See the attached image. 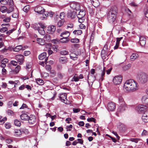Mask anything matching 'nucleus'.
<instances>
[{"mask_svg": "<svg viewBox=\"0 0 148 148\" xmlns=\"http://www.w3.org/2000/svg\"><path fill=\"white\" fill-rule=\"evenodd\" d=\"M118 127L120 131L121 132H125L126 130V126L122 123Z\"/></svg>", "mask_w": 148, "mask_h": 148, "instance_id": "412c9836", "label": "nucleus"}, {"mask_svg": "<svg viewBox=\"0 0 148 148\" xmlns=\"http://www.w3.org/2000/svg\"><path fill=\"white\" fill-rule=\"evenodd\" d=\"M67 94L66 93H61L59 94V97L60 100L62 102L66 104L67 103Z\"/></svg>", "mask_w": 148, "mask_h": 148, "instance_id": "0eeeda50", "label": "nucleus"}, {"mask_svg": "<svg viewBox=\"0 0 148 148\" xmlns=\"http://www.w3.org/2000/svg\"><path fill=\"white\" fill-rule=\"evenodd\" d=\"M29 123L30 125H33L35 123L36 121V118L34 115H31L29 116V118L27 120Z\"/></svg>", "mask_w": 148, "mask_h": 148, "instance_id": "f8f14e48", "label": "nucleus"}, {"mask_svg": "<svg viewBox=\"0 0 148 148\" xmlns=\"http://www.w3.org/2000/svg\"><path fill=\"white\" fill-rule=\"evenodd\" d=\"M8 28L6 27H3V28L0 29V32H4L8 30Z\"/></svg>", "mask_w": 148, "mask_h": 148, "instance_id": "13d9d810", "label": "nucleus"}, {"mask_svg": "<svg viewBox=\"0 0 148 148\" xmlns=\"http://www.w3.org/2000/svg\"><path fill=\"white\" fill-rule=\"evenodd\" d=\"M10 20V17H8L3 20V21L5 22H9Z\"/></svg>", "mask_w": 148, "mask_h": 148, "instance_id": "774afa93", "label": "nucleus"}, {"mask_svg": "<svg viewBox=\"0 0 148 148\" xmlns=\"http://www.w3.org/2000/svg\"><path fill=\"white\" fill-rule=\"evenodd\" d=\"M38 43L40 45H43L45 44V40L42 38H38L36 40Z\"/></svg>", "mask_w": 148, "mask_h": 148, "instance_id": "c756f323", "label": "nucleus"}, {"mask_svg": "<svg viewBox=\"0 0 148 148\" xmlns=\"http://www.w3.org/2000/svg\"><path fill=\"white\" fill-rule=\"evenodd\" d=\"M137 78L140 83L143 84L148 81V76L144 73L141 72L138 74Z\"/></svg>", "mask_w": 148, "mask_h": 148, "instance_id": "7ed1b4c3", "label": "nucleus"}, {"mask_svg": "<svg viewBox=\"0 0 148 148\" xmlns=\"http://www.w3.org/2000/svg\"><path fill=\"white\" fill-rule=\"evenodd\" d=\"M118 99L119 100V102L120 103H121V104H125V103L124 101V99L121 96H119L118 97Z\"/></svg>", "mask_w": 148, "mask_h": 148, "instance_id": "37998d69", "label": "nucleus"}, {"mask_svg": "<svg viewBox=\"0 0 148 148\" xmlns=\"http://www.w3.org/2000/svg\"><path fill=\"white\" fill-rule=\"evenodd\" d=\"M36 81L37 84L39 85H42L44 84V81L41 79L37 78L36 79Z\"/></svg>", "mask_w": 148, "mask_h": 148, "instance_id": "c9c22d12", "label": "nucleus"}, {"mask_svg": "<svg viewBox=\"0 0 148 148\" xmlns=\"http://www.w3.org/2000/svg\"><path fill=\"white\" fill-rule=\"evenodd\" d=\"M142 135L143 136H147L148 135V132L147 131L144 130L142 133Z\"/></svg>", "mask_w": 148, "mask_h": 148, "instance_id": "864d4df0", "label": "nucleus"}, {"mask_svg": "<svg viewBox=\"0 0 148 148\" xmlns=\"http://www.w3.org/2000/svg\"><path fill=\"white\" fill-rule=\"evenodd\" d=\"M118 10L116 6L112 7L108 14V19L109 23H112L115 20L117 16Z\"/></svg>", "mask_w": 148, "mask_h": 148, "instance_id": "f03ea898", "label": "nucleus"}, {"mask_svg": "<svg viewBox=\"0 0 148 148\" xmlns=\"http://www.w3.org/2000/svg\"><path fill=\"white\" fill-rule=\"evenodd\" d=\"M7 120V118L6 117H4L2 120H0V124H2L3 123Z\"/></svg>", "mask_w": 148, "mask_h": 148, "instance_id": "680f3d73", "label": "nucleus"}, {"mask_svg": "<svg viewBox=\"0 0 148 148\" xmlns=\"http://www.w3.org/2000/svg\"><path fill=\"white\" fill-rule=\"evenodd\" d=\"M30 52L29 51H25L23 54L25 56H28L30 54Z\"/></svg>", "mask_w": 148, "mask_h": 148, "instance_id": "0e129e2a", "label": "nucleus"}, {"mask_svg": "<svg viewBox=\"0 0 148 148\" xmlns=\"http://www.w3.org/2000/svg\"><path fill=\"white\" fill-rule=\"evenodd\" d=\"M140 43L142 46H144L146 44V39L143 36H141L139 38Z\"/></svg>", "mask_w": 148, "mask_h": 148, "instance_id": "dca6fc26", "label": "nucleus"}, {"mask_svg": "<svg viewBox=\"0 0 148 148\" xmlns=\"http://www.w3.org/2000/svg\"><path fill=\"white\" fill-rule=\"evenodd\" d=\"M129 141L137 143L139 141L141 140V139L139 138H130L129 139Z\"/></svg>", "mask_w": 148, "mask_h": 148, "instance_id": "f704fd0d", "label": "nucleus"}, {"mask_svg": "<svg viewBox=\"0 0 148 148\" xmlns=\"http://www.w3.org/2000/svg\"><path fill=\"white\" fill-rule=\"evenodd\" d=\"M20 69L21 66L19 65H17V66L15 68L14 70V71L16 73V74L18 73L20 71Z\"/></svg>", "mask_w": 148, "mask_h": 148, "instance_id": "49530a36", "label": "nucleus"}, {"mask_svg": "<svg viewBox=\"0 0 148 148\" xmlns=\"http://www.w3.org/2000/svg\"><path fill=\"white\" fill-rule=\"evenodd\" d=\"M108 51H105L104 50H103L101 52V56L103 59H105L106 56H108Z\"/></svg>", "mask_w": 148, "mask_h": 148, "instance_id": "c85d7f7f", "label": "nucleus"}, {"mask_svg": "<svg viewBox=\"0 0 148 148\" xmlns=\"http://www.w3.org/2000/svg\"><path fill=\"white\" fill-rule=\"evenodd\" d=\"M29 9H30L29 6V5H27L25 6L24 7V8H23V10L25 12H27L28 11Z\"/></svg>", "mask_w": 148, "mask_h": 148, "instance_id": "c03bdc74", "label": "nucleus"}, {"mask_svg": "<svg viewBox=\"0 0 148 148\" xmlns=\"http://www.w3.org/2000/svg\"><path fill=\"white\" fill-rule=\"evenodd\" d=\"M60 54L62 55H66L69 54V52L67 51L64 50L60 51Z\"/></svg>", "mask_w": 148, "mask_h": 148, "instance_id": "79ce46f5", "label": "nucleus"}, {"mask_svg": "<svg viewBox=\"0 0 148 148\" xmlns=\"http://www.w3.org/2000/svg\"><path fill=\"white\" fill-rule=\"evenodd\" d=\"M39 34L42 35H44L45 34V31L42 28H37V29Z\"/></svg>", "mask_w": 148, "mask_h": 148, "instance_id": "473e14b6", "label": "nucleus"}, {"mask_svg": "<svg viewBox=\"0 0 148 148\" xmlns=\"http://www.w3.org/2000/svg\"><path fill=\"white\" fill-rule=\"evenodd\" d=\"M7 5L10 6V7H13L14 2L13 0H7Z\"/></svg>", "mask_w": 148, "mask_h": 148, "instance_id": "58836bf2", "label": "nucleus"}, {"mask_svg": "<svg viewBox=\"0 0 148 148\" xmlns=\"http://www.w3.org/2000/svg\"><path fill=\"white\" fill-rule=\"evenodd\" d=\"M15 59L20 65L23 64L24 62V57L23 55L21 54L16 55L15 56Z\"/></svg>", "mask_w": 148, "mask_h": 148, "instance_id": "423d86ee", "label": "nucleus"}, {"mask_svg": "<svg viewBox=\"0 0 148 148\" xmlns=\"http://www.w3.org/2000/svg\"><path fill=\"white\" fill-rule=\"evenodd\" d=\"M0 2L1 3V4L4 5H7V0H0Z\"/></svg>", "mask_w": 148, "mask_h": 148, "instance_id": "bf43d9fd", "label": "nucleus"}, {"mask_svg": "<svg viewBox=\"0 0 148 148\" xmlns=\"http://www.w3.org/2000/svg\"><path fill=\"white\" fill-rule=\"evenodd\" d=\"M46 56L47 53L46 52H43L39 56L38 58L40 60H42L45 59V61L46 62L47 60V58Z\"/></svg>", "mask_w": 148, "mask_h": 148, "instance_id": "a211bd4d", "label": "nucleus"}, {"mask_svg": "<svg viewBox=\"0 0 148 148\" xmlns=\"http://www.w3.org/2000/svg\"><path fill=\"white\" fill-rule=\"evenodd\" d=\"M85 15V12L84 11L81 10L77 15V18H80L84 17Z\"/></svg>", "mask_w": 148, "mask_h": 148, "instance_id": "b1692460", "label": "nucleus"}, {"mask_svg": "<svg viewBox=\"0 0 148 148\" xmlns=\"http://www.w3.org/2000/svg\"><path fill=\"white\" fill-rule=\"evenodd\" d=\"M56 27L55 26L51 25L48 27L47 31L49 34H52L55 31Z\"/></svg>", "mask_w": 148, "mask_h": 148, "instance_id": "2eb2a0df", "label": "nucleus"}, {"mask_svg": "<svg viewBox=\"0 0 148 148\" xmlns=\"http://www.w3.org/2000/svg\"><path fill=\"white\" fill-rule=\"evenodd\" d=\"M106 71V69L105 67H103V70H101V73L100 76V79L101 81H103L104 79Z\"/></svg>", "mask_w": 148, "mask_h": 148, "instance_id": "4be33fe9", "label": "nucleus"}, {"mask_svg": "<svg viewBox=\"0 0 148 148\" xmlns=\"http://www.w3.org/2000/svg\"><path fill=\"white\" fill-rule=\"evenodd\" d=\"M10 63L13 66H16L18 64V62L14 60H11L10 62Z\"/></svg>", "mask_w": 148, "mask_h": 148, "instance_id": "3c124183", "label": "nucleus"}, {"mask_svg": "<svg viewBox=\"0 0 148 148\" xmlns=\"http://www.w3.org/2000/svg\"><path fill=\"white\" fill-rule=\"evenodd\" d=\"M142 119L144 123L148 122V110L145 111L143 114Z\"/></svg>", "mask_w": 148, "mask_h": 148, "instance_id": "9d476101", "label": "nucleus"}, {"mask_svg": "<svg viewBox=\"0 0 148 148\" xmlns=\"http://www.w3.org/2000/svg\"><path fill=\"white\" fill-rule=\"evenodd\" d=\"M147 107L143 105H140L136 108V110L139 113H143L145 111H146Z\"/></svg>", "mask_w": 148, "mask_h": 148, "instance_id": "39448f33", "label": "nucleus"}, {"mask_svg": "<svg viewBox=\"0 0 148 148\" xmlns=\"http://www.w3.org/2000/svg\"><path fill=\"white\" fill-rule=\"evenodd\" d=\"M82 33V30L80 29L75 30L73 32V33L75 35L78 36L81 34Z\"/></svg>", "mask_w": 148, "mask_h": 148, "instance_id": "7c9ffc66", "label": "nucleus"}, {"mask_svg": "<svg viewBox=\"0 0 148 148\" xmlns=\"http://www.w3.org/2000/svg\"><path fill=\"white\" fill-rule=\"evenodd\" d=\"M15 29L13 28L11 30H10L8 31L6 33L7 34L10 35L11 33H12L13 31L15 30Z\"/></svg>", "mask_w": 148, "mask_h": 148, "instance_id": "338daca9", "label": "nucleus"}, {"mask_svg": "<svg viewBox=\"0 0 148 148\" xmlns=\"http://www.w3.org/2000/svg\"><path fill=\"white\" fill-rule=\"evenodd\" d=\"M65 16V14L64 12H61L60 15V18L61 19H64Z\"/></svg>", "mask_w": 148, "mask_h": 148, "instance_id": "8fccbe9b", "label": "nucleus"}, {"mask_svg": "<svg viewBox=\"0 0 148 148\" xmlns=\"http://www.w3.org/2000/svg\"><path fill=\"white\" fill-rule=\"evenodd\" d=\"M79 80V79L78 77L77 76H75L73 77V79L72 80V81H74L75 82H77Z\"/></svg>", "mask_w": 148, "mask_h": 148, "instance_id": "e2e57ef3", "label": "nucleus"}, {"mask_svg": "<svg viewBox=\"0 0 148 148\" xmlns=\"http://www.w3.org/2000/svg\"><path fill=\"white\" fill-rule=\"evenodd\" d=\"M122 80V77L121 76H116L114 77L113 82L114 84H119L121 83Z\"/></svg>", "mask_w": 148, "mask_h": 148, "instance_id": "6e6552de", "label": "nucleus"}, {"mask_svg": "<svg viewBox=\"0 0 148 148\" xmlns=\"http://www.w3.org/2000/svg\"><path fill=\"white\" fill-rule=\"evenodd\" d=\"M91 3L93 5L95 8H97L99 5L98 0H90Z\"/></svg>", "mask_w": 148, "mask_h": 148, "instance_id": "5701e85b", "label": "nucleus"}, {"mask_svg": "<svg viewBox=\"0 0 148 148\" xmlns=\"http://www.w3.org/2000/svg\"><path fill=\"white\" fill-rule=\"evenodd\" d=\"M67 61V58L66 57H60L59 58L60 62L62 64L66 63Z\"/></svg>", "mask_w": 148, "mask_h": 148, "instance_id": "6ab92c4d", "label": "nucleus"}, {"mask_svg": "<svg viewBox=\"0 0 148 148\" xmlns=\"http://www.w3.org/2000/svg\"><path fill=\"white\" fill-rule=\"evenodd\" d=\"M76 12L74 11L69 10L67 13V16L72 19L74 18L76 16Z\"/></svg>", "mask_w": 148, "mask_h": 148, "instance_id": "ddd939ff", "label": "nucleus"}, {"mask_svg": "<svg viewBox=\"0 0 148 148\" xmlns=\"http://www.w3.org/2000/svg\"><path fill=\"white\" fill-rule=\"evenodd\" d=\"M6 112L7 114L9 115L13 114H14L13 112L11 110H8L6 111Z\"/></svg>", "mask_w": 148, "mask_h": 148, "instance_id": "5fc2aeb1", "label": "nucleus"}, {"mask_svg": "<svg viewBox=\"0 0 148 148\" xmlns=\"http://www.w3.org/2000/svg\"><path fill=\"white\" fill-rule=\"evenodd\" d=\"M0 11L3 13L7 12L9 14L13 11L14 10V7H10L8 9L5 6H2L0 7Z\"/></svg>", "mask_w": 148, "mask_h": 148, "instance_id": "20e7f679", "label": "nucleus"}, {"mask_svg": "<svg viewBox=\"0 0 148 148\" xmlns=\"http://www.w3.org/2000/svg\"><path fill=\"white\" fill-rule=\"evenodd\" d=\"M74 26V25L73 23H69L68 24L67 27V29L69 28H73Z\"/></svg>", "mask_w": 148, "mask_h": 148, "instance_id": "6e6d98bb", "label": "nucleus"}, {"mask_svg": "<svg viewBox=\"0 0 148 148\" xmlns=\"http://www.w3.org/2000/svg\"><path fill=\"white\" fill-rule=\"evenodd\" d=\"M131 65L130 64H128L124 66L123 69L125 70H127L129 69L131 67Z\"/></svg>", "mask_w": 148, "mask_h": 148, "instance_id": "a18cd8bd", "label": "nucleus"}, {"mask_svg": "<svg viewBox=\"0 0 148 148\" xmlns=\"http://www.w3.org/2000/svg\"><path fill=\"white\" fill-rule=\"evenodd\" d=\"M32 67L31 64L30 62H27L26 64V69H29Z\"/></svg>", "mask_w": 148, "mask_h": 148, "instance_id": "052dcab7", "label": "nucleus"}, {"mask_svg": "<svg viewBox=\"0 0 148 148\" xmlns=\"http://www.w3.org/2000/svg\"><path fill=\"white\" fill-rule=\"evenodd\" d=\"M78 18V22L80 23H82L83 22L85 19L84 17H82L80 18Z\"/></svg>", "mask_w": 148, "mask_h": 148, "instance_id": "69168bd1", "label": "nucleus"}, {"mask_svg": "<svg viewBox=\"0 0 148 148\" xmlns=\"http://www.w3.org/2000/svg\"><path fill=\"white\" fill-rule=\"evenodd\" d=\"M138 57L137 54L136 53H133L130 57V59L133 61L137 59Z\"/></svg>", "mask_w": 148, "mask_h": 148, "instance_id": "2f4dec72", "label": "nucleus"}, {"mask_svg": "<svg viewBox=\"0 0 148 148\" xmlns=\"http://www.w3.org/2000/svg\"><path fill=\"white\" fill-rule=\"evenodd\" d=\"M127 107L125 104H121L118 109V112H122L124 111L127 108Z\"/></svg>", "mask_w": 148, "mask_h": 148, "instance_id": "f3484780", "label": "nucleus"}, {"mask_svg": "<svg viewBox=\"0 0 148 148\" xmlns=\"http://www.w3.org/2000/svg\"><path fill=\"white\" fill-rule=\"evenodd\" d=\"M77 52H77L71 53L70 55V58L74 60H76L77 58V56L81 54L80 51L79 50V51H78Z\"/></svg>", "mask_w": 148, "mask_h": 148, "instance_id": "9b49d317", "label": "nucleus"}, {"mask_svg": "<svg viewBox=\"0 0 148 148\" xmlns=\"http://www.w3.org/2000/svg\"><path fill=\"white\" fill-rule=\"evenodd\" d=\"M116 108L115 104L113 102L109 103L107 105V108L108 110L113 111Z\"/></svg>", "mask_w": 148, "mask_h": 148, "instance_id": "1a4fd4ad", "label": "nucleus"}, {"mask_svg": "<svg viewBox=\"0 0 148 148\" xmlns=\"http://www.w3.org/2000/svg\"><path fill=\"white\" fill-rule=\"evenodd\" d=\"M44 38L47 41H49L51 40L50 36L49 34L46 35L44 36Z\"/></svg>", "mask_w": 148, "mask_h": 148, "instance_id": "a19ab883", "label": "nucleus"}, {"mask_svg": "<svg viewBox=\"0 0 148 148\" xmlns=\"http://www.w3.org/2000/svg\"><path fill=\"white\" fill-rule=\"evenodd\" d=\"M14 132V135L16 137L20 136L22 134L21 131L18 129H15Z\"/></svg>", "mask_w": 148, "mask_h": 148, "instance_id": "bb28decb", "label": "nucleus"}, {"mask_svg": "<svg viewBox=\"0 0 148 148\" xmlns=\"http://www.w3.org/2000/svg\"><path fill=\"white\" fill-rule=\"evenodd\" d=\"M5 126L6 129H9L11 127V125L9 123H6L5 124Z\"/></svg>", "mask_w": 148, "mask_h": 148, "instance_id": "603ef678", "label": "nucleus"}, {"mask_svg": "<svg viewBox=\"0 0 148 148\" xmlns=\"http://www.w3.org/2000/svg\"><path fill=\"white\" fill-rule=\"evenodd\" d=\"M71 42L73 43H77L79 42V39L77 38H72L70 40Z\"/></svg>", "mask_w": 148, "mask_h": 148, "instance_id": "ea45409f", "label": "nucleus"}, {"mask_svg": "<svg viewBox=\"0 0 148 148\" xmlns=\"http://www.w3.org/2000/svg\"><path fill=\"white\" fill-rule=\"evenodd\" d=\"M69 40V38L67 37H63L60 39V42L64 43H66Z\"/></svg>", "mask_w": 148, "mask_h": 148, "instance_id": "aec40b11", "label": "nucleus"}, {"mask_svg": "<svg viewBox=\"0 0 148 148\" xmlns=\"http://www.w3.org/2000/svg\"><path fill=\"white\" fill-rule=\"evenodd\" d=\"M14 124L15 125L18 127H20L21 125V122L17 119H16L14 121Z\"/></svg>", "mask_w": 148, "mask_h": 148, "instance_id": "4c0bfd02", "label": "nucleus"}, {"mask_svg": "<svg viewBox=\"0 0 148 148\" xmlns=\"http://www.w3.org/2000/svg\"><path fill=\"white\" fill-rule=\"evenodd\" d=\"M64 19H61L57 23V25L58 27H60L63 25L64 22Z\"/></svg>", "mask_w": 148, "mask_h": 148, "instance_id": "e433bc0d", "label": "nucleus"}, {"mask_svg": "<svg viewBox=\"0 0 148 148\" xmlns=\"http://www.w3.org/2000/svg\"><path fill=\"white\" fill-rule=\"evenodd\" d=\"M125 90L128 92L135 91L138 89V85L136 81L132 79L127 80L123 86Z\"/></svg>", "mask_w": 148, "mask_h": 148, "instance_id": "f257e3e1", "label": "nucleus"}, {"mask_svg": "<svg viewBox=\"0 0 148 148\" xmlns=\"http://www.w3.org/2000/svg\"><path fill=\"white\" fill-rule=\"evenodd\" d=\"M95 119L93 117H91L89 118H88L87 119V121L88 122H91V121H92L94 122V123H95Z\"/></svg>", "mask_w": 148, "mask_h": 148, "instance_id": "4d7b16f0", "label": "nucleus"}, {"mask_svg": "<svg viewBox=\"0 0 148 148\" xmlns=\"http://www.w3.org/2000/svg\"><path fill=\"white\" fill-rule=\"evenodd\" d=\"M29 116L28 115L25 114H22L20 116V117L22 120L25 121H27L29 118Z\"/></svg>", "mask_w": 148, "mask_h": 148, "instance_id": "cd10ccee", "label": "nucleus"}, {"mask_svg": "<svg viewBox=\"0 0 148 148\" xmlns=\"http://www.w3.org/2000/svg\"><path fill=\"white\" fill-rule=\"evenodd\" d=\"M22 49V47L21 45H18L13 48V50L14 51L18 52L20 50Z\"/></svg>", "mask_w": 148, "mask_h": 148, "instance_id": "72a5a7b5", "label": "nucleus"}, {"mask_svg": "<svg viewBox=\"0 0 148 148\" xmlns=\"http://www.w3.org/2000/svg\"><path fill=\"white\" fill-rule=\"evenodd\" d=\"M52 43L57 44L60 42V40L58 39H54L51 40Z\"/></svg>", "mask_w": 148, "mask_h": 148, "instance_id": "de8ad7c7", "label": "nucleus"}, {"mask_svg": "<svg viewBox=\"0 0 148 148\" xmlns=\"http://www.w3.org/2000/svg\"><path fill=\"white\" fill-rule=\"evenodd\" d=\"M142 101L143 103L148 105V96H143L142 97Z\"/></svg>", "mask_w": 148, "mask_h": 148, "instance_id": "a878e982", "label": "nucleus"}, {"mask_svg": "<svg viewBox=\"0 0 148 148\" xmlns=\"http://www.w3.org/2000/svg\"><path fill=\"white\" fill-rule=\"evenodd\" d=\"M34 10L35 12L40 14L43 13L45 10L44 9L40 6L35 8Z\"/></svg>", "mask_w": 148, "mask_h": 148, "instance_id": "4468645a", "label": "nucleus"}, {"mask_svg": "<svg viewBox=\"0 0 148 148\" xmlns=\"http://www.w3.org/2000/svg\"><path fill=\"white\" fill-rule=\"evenodd\" d=\"M46 70L48 72H50L51 68L50 65L46 64L45 66Z\"/></svg>", "mask_w": 148, "mask_h": 148, "instance_id": "09e8293b", "label": "nucleus"}, {"mask_svg": "<svg viewBox=\"0 0 148 148\" xmlns=\"http://www.w3.org/2000/svg\"><path fill=\"white\" fill-rule=\"evenodd\" d=\"M70 35V33L68 31H65L62 32L60 36L62 37H67L69 38Z\"/></svg>", "mask_w": 148, "mask_h": 148, "instance_id": "393cba45", "label": "nucleus"}]
</instances>
